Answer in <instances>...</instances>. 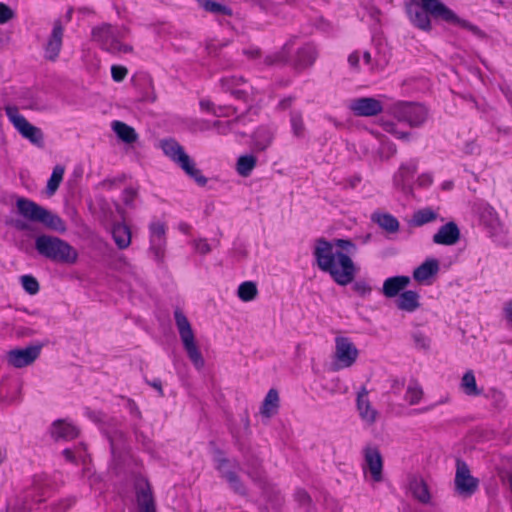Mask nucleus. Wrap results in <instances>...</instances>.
I'll use <instances>...</instances> for the list:
<instances>
[{"label": "nucleus", "instance_id": "obj_1", "mask_svg": "<svg viewBox=\"0 0 512 512\" xmlns=\"http://www.w3.org/2000/svg\"><path fill=\"white\" fill-rule=\"evenodd\" d=\"M356 250V245L350 240L319 239L314 246V256L322 271L329 273L338 285L346 286L353 281L358 271L351 259Z\"/></svg>", "mask_w": 512, "mask_h": 512}, {"label": "nucleus", "instance_id": "obj_2", "mask_svg": "<svg viewBox=\"0 0 512 512\" xmlns=\"http://www.w3.org/2000/svg\"><path fill=\"white\" fill-rule=\"evenodd\" d=\"M408 15L413 25L424 31H429L432 27L430 17L452 25L468 26L465 20L458 17L441 0H420L419 7L408 8Z\"/></svg>", "mask_w": 512, "mask_h": 512}, {"label": "nucleus", "instance_id": "obj_3", "mask_svg": "<svg viewBox=\"0 0 512 512\" xmlns=\"http://www.w3.org/2000/svg\"><path fill=\"white\" fill-rule=\"evenodd\" d=\"M129 30L125 26L101 24L92 29V41L102 50L114 55L127 54L133 48L129 41Z\"/></svg>", "mask_w": 512, "mask_h": 512}, {"label": "nucleus", "instance_id": "obj_4", "mask_svg": "<svg viewBox=\"0 0 512 512\" xmlns=\"http://www.w3.org/2000/svg\"><path fill=\"white\" fill-rule=\"evenodd\" d=\"M35 247L40 255L55 262L75 264L78 259L77 250L68 242L55 236H38Z\"/></svg>", "mask_w": 512, "mask_h": 512}, {"label": "nucleus", "instance_id": "obj_5", "mask_svg": "<svg viewBox=\"0 0 512 512\" xmlns=\"http://www.w3.org/2000/svg\"><path fill=\"white\" fill-rule=\"evenodd\" d=\"M174 319L187 357L197 370H202L205 366V359L200 350L199 343L196 339L195 332L190 321L179 309L175 310Z\"/></svg>", "mask_w": 512, "mask_h": 512}, {"label": "nucleus", "instance_id": "obj_6", "mask_svg": "<svg viewBox=\"0 0 512 512\" xmlns=\"http://www.w3.org/2000/svg\"><path fill=\"white\" fill-rule=\"evenodd\" d=\"M16 208L19 215L31 222L41 223L58 232H63L66 229L63 220L59 216L53 214L32 200L19 197L16 200Z\"/></svg>", "mask_w": 512, "mask_h": 512}, {"label": "nucleus", "instance_id": "obj_7", "mask_svg": "<svg viewBox=\"0 0 512 512\" xmlns=\"http://www.w3.org/2000/svg\"><path fill=\"white\" fill-rule=\"evenodd\" d=\"M160 148L163 153L176 163L190 178L198 185L204 186L207 178L197 168L195 161L185 152L184 148L174 139L160 141Z\"/></svg>", "mask_w": 512, "mask_h": 512}, {"label": "nucleus", "instance_id": "obj_8", "mask_svg": "<svg viewBox=\"0 0 512 512\" xmlns=\"http://www.w3.org/2000/svg\"><path fill=\"white\" fill-rule=\"evenodd\" d=\"M359 357L360 351L349 337H335L331 355V367L334 371L351 368L357 363Z\"/></svg>", "mask_w": 512, "mask_h": 512}, {"label": "nucleus", "instance_id": "obj_9", "mask_svg": "<svg viewBox=\"0 0 512 512\" xmlns=\"http://www.w3.org/2000/svg\"><path fill=\"white\" fill-rule=\"evenodd\" d=\"M5 112L9 121L23 138L38 147L43 146V133L41 129L29 123L16 107L7 106Z\"/></svg>", "mask_w": 512, "mask_h": 512}, {"label": "nucleus", "instance_id": "obj_10", "mask_svg": "<svg viewBox=\"0 0 512 512\" xmlns=\"http://www.w3.org/2000/svg\"><path fill=\"white\" fill-rule=\"evenodd\" d=\"M363 472L366 478L373 483L383 480V457L378 448L368 446L363 451Z\"/></svg>", "mask_w": 512, "mask_h": 512}, {"label": "nucleus", "instance_id": "obj_11", "mask_svg": "<svg viewBox=\"0 0 512 512\" xmlns=\"http://www.w3.org/2000/svg\"><path fill=\"white\" fill-rule=\"evenodd\" d=\"M392 114L400 122H406L410 126H418L427 118L425 107L412 103H397L392 109Z\"/></svg>", "mask_w": 512, "mask_h": 512}, {"label": "nucleus", "instance_id": "obj_12", "mask_svg": "<svg viewBox=\"0 0 512 512\" xmlns=\"http://www.w3.org/2000/svg\"><path fill=\"white\" fill-rule=\"evenodd\" d=\"M454 482L456 493L464 498L473 495L479 484L478 479L471 475L468 466L461 461L457 462Z\"/></svg>", "mask_w": 512, "mask_h": 512}, {"label": "nucleus", "instance_id": "obj_13", "mask_svg": "<svg viewBox=\"0 0 512 512\" xmlns=\"http://www.w3.org/2000/svg\"><path fill=\"white\" fill-rule=\"evenodd\" d=\"M405 490L416 501L428 505L432 502V492L426 480L417 474H409L405 481Z\"/></svg>", "mask_w": 512, "mask_h": 512}, {"label": "nucleus", "instance_id": "obj_14", "mask_svg": "<svg viewBox=\"0 0 512 512\" xmlns=\"http://www.w3.org/2000/svg\"><path fill=\"white\" fill-rule=\"evenodd\" d=\"M356 410L360 420L366 427L373 426L380 418V413L370 401L366 389H362L357 393Z\"/></svg>", "mask_w": 512, "mask_h": 512}, {"label": "nucleus", "instance_id": "obj_15", "mask_svg": "<svg viewBox=\"0 0 512 512\" xmlns=\"http://www.w3.org/2000/svg\"><path fill=\"white\" fill-rule=\"evenodd\" d=\"M150 251L156 260L164 257L166 245V225L160 220L151 222L150 227Z\"/></svg>", "mask_w": 512, "mask_h": 512}, {"label": "nucleus", "instance_id": "obj_16", "mask_svg": "<svg viewBox=\"0 0 512 512\" xmlns=\"http://www.w3.org/2000/svg\"><path fill=\"white\" fill-rule=\"evenodd\" d=\"M348 108L356 116L371 117L380 113L383 109V105L376 98L360 97L350 100Z\"/></svg>", "mask_w": 512, "mask_h": 512}, {"label": "nucleus", "instance_id": "obj_17", "mask_svg": "<svg viewBox=\"0 0 512 512\" xmlns=\"http://www.w3.org/2000/svg\"><path fill=\"white\" fill-rule=\"evenodd\" d=\"M41 346H29L22 349L10 350L7 355V361L10 365L21 368L33 363L39 356Z\"/></svg>", "mask_w": 512, "mask_h": 512}, {"label": "nucleus", "instance_id": "obj_18", "mask_svg": "<svg viewBox=\"0 0 512 512\" xmlns=\"http://www.w3.org/2000/svg\"><path fill=\"white\" fill-rule=\"evenodd\" d=\"M439 270V261L436 258H427L414 269L413 278L421 285H431Z\"/></svg>", "mask_w": 512, "mask_h": 512}, {"label": "nucleus", "instance_id": "obj_19", "mask_svg": "<svg viewBox=\"0 0 512 512\" xmlns=\"http://www.w3.org/2000/svg\"><path fill=\"white\" fill-rule=\"evenodd\" d=\"M348 63L351 68L357 70L367 69L369 71L382 69L385 65L384 62L372 59L370 52L364 49L352 52L348 57Z\"/></svg>", "mask_w": 512, "mask_h": 512}, {"label": "nucleus", "instance_id": "obj_20", "mask_svg": "<svg viewBox=\"0 0 512 512\" xmlns=\"http://www.w3.org/2000/svg\"><path fill=\"white\" fill-rule=\"evenodd\" d=\"M482 223L489 229L493 237H498L507 233L505 225L498 218L495 210L490 206H485L480 214Z\"/></svg>", "mask_w": 512, "mask_h": 512}, {"label": "nucleus", "instance_id": "obj_21", "mask_svg": "<svg viewBox=\"0 0 512 512\" xmlns=\"http://www.w3.org/2000/svg\"><path fill=\"white\" fill-rule=\"evenodd\" d=\"M460 239V230L454 222L441 226L433 235V242L438 245L452 246Z\"/></svg>", "mask_w": 512, "mask_h": 512}, {"label": "nucleus", "instance_id": "obj_22", "mask_svg": "<svg viewBox=\"0 0 512 512\" xmlns=\"http://www.w3.org/2000/svg\"><path fill=\"white\" fill-rule=\"evenodd\" d=\"M411 279L409 276H393L387 278L383 282L382 293L387 298H394L399 296L401 293L405 291V288L410 284Z\"/></svg>", "mask_w": 512, "mask_h": 512}, {"label": "nucleus", "instance_id": "obj_23", "mask_svg": "<svg viewBox=\"0 0 512 512\" xmlns=\"http://www.w3.org/2000/svg\"><path fill=\"white\" fill-rule=\"evenodd\" d=\"M417 170L415 161L407 162L400 166L394 175V184L404 192L410 191L411 180Z\"/></svg>", "mask_w": 512, "mask_h": 512}, {"label": "nucleus", "instance_id": "obj_24", "mask_svg": "<svg viewBox=\"0 0 512 512\" xmlns=\"http://www.w3.org/2000/svg\"><path fill=\"white\" fill-rule=\"evenodd\" d=\"M51 436L57 440H72L78 436V428L69 421L57 420L55 421L50 429Z\"/></svg>", "mask_w": 512, "mask_h": 512}, {"label": "nucleus", "instance_id": "obj_25", "mask_svg": "<svg viewBox=\"0 0 512 512\" xmlns=\"http://www.w3.org/2000/svg\"><path fill=\"white\" fill-rule=\"evenodd\" d=\"M136 492L140 512H155L151 490L145 479L138 480Z\"/></svg>", "mask_w": 512, "mask_h": 512}, {"label": "nucleus", "instance_id": "obj_26", "mask_svg": "<svg viewBox=\"0 0 512 512\" xmlns=\"http://www.w3.org/2000/svg\"><path fill=\"white\" fill-rule=\"evenodd\" d=\"M62 37L63 27L59 22H56L45 47V55L47 58L54 60L58 56L62 46Z\"/></svg>", "mask_w": 512, "mask_h": 512}, {"label": "nucleus", "instance_id": "obj_27", "mask_svg": "<svg viewBox=\"0 0 512 512\" xmlns=\"http://www.w3.org/2000/svg\"><path fill=\"white\" fill-rule=\"evenodd\" d=\"M398 309L412 313L420 307V295L413 290L403 291L396 300Z\"/></svg>", "mask_w": 512, "mask_h": 512}, {"label": "nucleus", "instance_id": "obj_28", "mask_svg": "<svg viewBox=\"0 0 512 512\" xmlns=\"http://www.w3.org/2000/svg\"><path fill=\"white\" fill-rule=\"evenodd\" d=\"M111 128L119 140L126 144H132L137 141L138 135L135 129L122 121L115 120L111 123Z\"/></svg>", "mask_w": 512, "mask_h": 512}, {"label": "nucleus", "instance_id": "obj_29", "mask_svg": "<svg viewBox=\"0 0 512 512\" xmlns=\"http://www.w3.org/2000/svg\"><path fill=\"white\" fill-rule=\"evenodd\" d=\"M223 87L238 98L248 95V86L241 77L232 76L222 80Z\"/></svg>", "mask_w": 512, "mask_h": 512}, {"label": "nucleus", "instance_id": "obj_30", "mask_svg": "<svg viewBox=\"0 0 512 512\" xmlns=\"http://www.w3.org/2000/svg\"><path fill=\"white\" fill-rule=\"evenodd\" d=\"M113 239L120 249L127 248L131 243V231L125 224H115L111 230Z\"/></svg>", "mask_w": 512, "mask_h": 512}, {"label": "nucleus", "instance_id": "obj_31", "mask_svg": "<svg viewBox=\"0 0 512 512\" xmlns=\"http://www.w3.org/2000/svg\"><path fill=\"white\" fill-rule=\"evenodd\" d=\"M279 407V395L275 389H270L264 398L261 406V414L265 417H271L277 413Z\"/></svg>", "mask_w": 512, "mask_h": 512}, {"label": "nucleus", "instance_id": "obj_32", "mask_svg": "<svg viewBox=\"0 0 512 512\" xmlns=\"http://www.w3.org/2000/svg\"><path fill=\"white\" fill-rule=\"evenodd\" d=\"M274 137V132L272 129L267 127L259 128L253 137V145L257 150L266 149L272 142Z\"/></svg>", "mask_w": 512, "mask_h": 512}, {"label": "nucleus", "instance_id": "obj_33", "mask_svg": "<svg viewBox=\"0 0 512 512\" xmlns=\"http://www.w3.org/2000/svg\"><path fill=\"white\" fill-rule=\"evenodd\" d=\"M235 464L227 459H219L217 464V469L221 473L223 477L230 483V485L234 489H238L237 487V476L234 471Z\"/></svg>", "mask_w": 512, "mask_h": 512}, {"label": "nucleus", "instance_id": "obj_34", "mask_svg": "<svg viewBox=\"0 0 512 512\" xmlns=\"http://www.w3.org/2000/svg\"><path fill=\"white\" fill-rule=\"evenodd\" d=\"M460 387L468 396H478L482 393L481 389L477 386L475 375L471 370L465 372L462 376Z\"/></svg>", "mask_w": 512, "mask_h": 512}, {"label": "nucleus", "instance_id": "obj_35", "mask_svg": "<svg viewBox=\"0 0 512 512\" xmlns=\"http://www.w3.org/2000/svg\"><path fill=\"white\" fill-rule=\"evenodd\" d=\"M316 56V48L311 44H307L301 50L298 51L295 64L300 68L310 66L316 59Z\"/></svg>", "mask_w": 512, "mask_h": 512}, {"label": "nucleus", "instance_id": "obj_36", "mask_svg": "<svg viewBox=\"0 0 512 512\" xmlns=\"http://www.w3.org/2000/svg\"><path fill=\"white\" fill-rule=\"evenodd\" d=\"M437 212L432 210L431 208H423L416 211L411 219V224L413 226H422L424 224L430 223L437 219Z\"/></svg>", "mask_w": 512, "mask_h": 512}, {"label": "nucleus", "instance_id": "obj_37", "mask_svg": "<svg viewBox=\"0 0 512 512\" xmlns=\"http://www.w3.org/2000/svg\"><path fill=\"white\" fill-rule=\"evenodd\" d=\"M256 162V157L251 154L240 156L236 166L238 174L243 177L249 176L252 170L255 168Z\"/></svg>", "mask_w": 512, "mask_h": 512}, {"label": "nucleus", "instance_id": "obj_38", "mask_svg": "<svg viewBox=\"0 0 512 512\" xmlns=\"http://www.w3.org/2000/svg\"><path fill=\"white\" fill-rule=\"evenodd\" d=\"M64 168L60 165L54 167L52 174L47 182L46 193L48 196H52L57 191L60 183L63 180Z\"/></svg>", "mask_w": 512, "mask_h": 512}, {"label": "nucleus", "instance_id": "obj_39", "mask_svg": "<svg viewBox=\"0 0 512 512\" xmlns=\"http://www.w3.org/2000/svg\"><path fill=\"white\" fill-rule=\"evenodd\" d=\"M258 294L257 286L252 281H245L241 283L237 290V296L243 302H249L256 298Z\"/></svg>", "mask_w": 512, "mask_h": 512}, {"label": "nucleus", "instance_id": "obj_40", "mask_svg": "<svg viewBox=\"0 0 512 512\" xmlns=\"http://www.w3.org/2000/svg\"><path fill=\"white\" fill-rule=\"evenodd\" d=\"M63 455L66 460L75 463H82L86 465L88 463V454L86 453V448L84 446H79L75 449H65L63 451Z\"/></svg>", "mask_w": 512, "mask_h": 512}, {"label": "nucleus", "instance_id": "obj_41", "mask_svg": "<svg viewBox=\"0 0 512 512\" xmlns=\"http://www.w3.org/2000/svg\"><path fill=\"white\" fill-rule=\"evenodd\" d=\"M373 220L379 224L380 227L389 231L395 232L398 230L399 223L396 218L390 214H375Z\"/></svg>", "mask_w": 512, "mask_h": 512}, {"label": "nucleus", "instance_id": "obj_42", "mask_svg": "<svg viewBox=\"0 0 512 512\" xmlns=\"http://www.w3.org/2000/svg\"><path fill=\"white\" fill-rule=\"evenodd\" d=\"M423 396L422 388L417 383H410L405 393V400L410 405H416L420 403Z\"/></svg>", "mask_w": 512, "mask_h": 512}, {"label": "nucleus", "instance_id": "obj_43", "mask_svg": "<svg viewBox=\"0 0 512 512\" xmlns=\"http://www.w3.org/2000/svg\"><path fill=\"white\" fill-rule=\"evenodd\" d=\"M199 5L214 14H230L229 8L212 0H199Z\"/></svg>", "mask_w": 512, "mask_h": 512}, {"label": "nucleus", "instance_id": "obj_44", "mask_svg": "<svg viewBox=\"0 0 512 512\" xmlns=\"http://www.w3.org/2000/svg\"><path fill=\"white\" fill-rule=\"evenodd\" d=\"M200 107L203 111H206V112H210L218 117H222V116H229L231 114L232 111V108L230 107H226V108H222V107H218L216 108L212 102H210L209 100H202L200 102Z\"/></svg>", "mask_w": 512, "mask_h": 512}, {"label": "nucleus", "instance_id": "obj_45", "mask_svg": "<svg viewBox=\"0 0 512 512\" xmlns=\"http://www.w3.org/2000/svg\"><path fill=\"white\" fill-rule=\"evenodd\" d=\"M21 284H22V287L24 288V290L31 295L36 294L39 290V284H38L37 280L30 275L22 276Z\"/></svg>", "mask_w": 512, "mask_h": 512}, {"label": "nucleus", "instance_id": "obj_46", "mask_svg": "<svg viewBox=\"0 0 512 512\" xmlns=\"http://www.w3.org/2000/svg\"><path fill=\"white\" fill-rule=\"evenodd\" d=\"M328 390L332 394H345L348 391V386L341 378L334 377L329 382Z\"/></svg>", "mask_w": 512, "mask_h": 512}, {"label": "nucleus", "instance_id": "obj_47", "mask_svg": "<svg viewBox=\"0 0 512 512\" xmlns=\"http://www.w3.org/2000/svg\"><path fill=\"white\" fill-rule=\"evenodd\" d=\"M292 132L296 137H302L304 134V124L301 115L295 113L291 116Z\"/></svg>", "mask_w": 512, "mask_h": 512}, {"label": "nucleus", "instance_id": "obj_48", "mask_svg": "<svg viewBox=\"0 0 512 512\" xmlns=\"http://www.w3.org/2000/svg\"><path fill=\"white\" fill-rule=\"evenodd\" d=\"M128 70L126 67L121 65H113L111 67V75L114 81L121 82L127 76Z\"/></svg>", "mask_w": 512, "mask_h": 512}, {"label": "nucleus", "instance_id": "obj_49", "mask_svg": "<svg viewBox=\"0 0 512 512\" xmlns=\"http://www.w3.org/2000/svg\"><path fill=\"white\" fill-rule=\"evenodd\" d=\"M290 52V46L286 45L283 49V52L280 55L275 56H267L266 62L268 64H273L277 62H284L288 59V53Z\"/></svg>", "mask_w": 512, "mask_h": 512}, {"label": "nucleus", "instance_id": "obj_50", "mask_svg": "<svg viewBox=\"0 0 512 512\" xmlns=\"http://www.w3.org/2000/svg\"><path fill=\"white\" fill-rule=\"evenodd\" d=\"M383 129H384L386 132H388V133H390V134L394 135L395 137H397V138H399V139H404V138H406V136H407V134H406V133H404V132H402V131L397 130V129H396V126H395V124H394V123H391V122H384V123H383Z\"/></svg>", "mask_w": 512, "mask_h": 512}, {"label": "nucleus", "instance_id": "obj_51", "mask_svg": "<svg viewBox=\"0 0 512 512\" xmlns=\"http://www.w3.org/2000/svg\"><path fill=\"white\" fill-rule=\"evenodd\" d=\"M194 248L200 254H207L211 251V247L205 239L195 240Z\"/></svg>", "mask_w": 512, "mask_h": 512}, {"label": "nucleus", "instance_id": "obj_52", "mask_svg": "<svg viewBox=\"0 0 512 512\" xmlns=\"http://www.w3.org/2000/svg\"><path fill=\"white\" fill-rule=\"evenodd\" d=\"M11 17V9L7 5L0 3V24L6 23Z\"/></svg>", "mask_w": 512, "mask_h": 512}, {"label": "nucleus", "instance_id": "obj_53", "mask_svg": "<svg viewBox=\"0 0 512 512\" xmlns=\"http://www.w3.org/2000/svg\"><path fill=\"white\" fill-rule=\"evenodd\" d=\"M395 146L391 143H384L380 149V153L383 157H390L395 153Z\"/></svg>", "mask_w": 512, "mask_h": 512}, {"label": "nucleus", "instance_id": "obj_54", "mask_svg": "<svg viewBox=\"0 0 512 512\" xmlns=\"http://www.w3.org/2000/svg\"><path fill=\"white\" fill-rule=\"evenodd\" d=\"M214 127L217 129L218 133L225 134L230 130V122L216 121Z\"/></svg>", "mask_w": 512, "mask_h": 512}, {"label": "nucleus", "instance_id": "obj_55", "mask_svg": "<svg viewBox=\"0 0 512 512\" xmlns=\"http://www.w3.org/2000/svg\"><path fill=\"white\" fill-rule=\"evenodd\" d=\"M503 311L505 318L512 323V302L506 303Z\"/></svg>", "mask_w": 512, "mask_h": 512}, {"label": "nucleus", "instance_id": "obj_56", "mask_svg": "<svg viewBox=\"0 0 512 512\" xmlns=\"http://www.w3.org/2000/svg\"><path fill=\"white\" fill-rule=\"evenodd\" d=\"M418 182H419V185L421 186H426V185H430L431 182H432V178L430 175L428 174H425V175H421L419 178H418Z\"/></svg>", "mask_w": 512, "mask_h": 512}, {"label": "nucleus", "instance_id": "obj_57", "mask_svg": "<svg viewBox=\"0 0 512 512\" xmlns=\"http://www.w3.org/2000/svg\"><path fill=\"white\" fill-rule=\"evenodd\" d=\"M296 496L301 504H305L309 501V496L305 491H298Z\"/></svg>", "mask_w": 512, "mask_h": 512}, {"label": "nucleus", "instance_id": "obj_58", "mask_svg": "<svg viewBox=\"0 0 512 512\" xmlns=\"http://www.w3.org/2000/svg\"><path fill=\"white\" fill-rule=\"evenodd\" d=\"M75 500L73 498H69L65 500V505L62 507L57 508V512L65 511L67 508H69L71 505H73Z\"/></svg>", "mask_w": 512, "mask_h": 512}, {"label": "nucleus", "instance_id": "obj_59", "mask_svg": "<svg viewBox=\"0 0 512 512\" xmlns=\"http://www.w3.org/2000/svg\"><path fill=\"white\" fill-rule=\"evenodd\" d=\"M14 226L17 228V229H20V230H25L28 228V225L24 222V221H21V220H17L14 222Z\"/></svg>", "mask_w": 512, "mask_h": 512}, {"label": "nucleus", "instance_id": "obj_60", "mask_svg": "<svg viewBox=\"0 0 512 512\" xmlns=\"http://www.w3.org/2000/svg\"><path fill=\"white\" fill-rule=\"evenodd\" d=\"M178 229L182 232V233H189L190 231V226L187 224V223H180L178 225Z\"/></svg>", "mask_w": 512, "mask_h": 512}, {"label": "nucleus", "instance_id": "obj_61", "mask_svg": "<svg viewBox=\"0 0 512 512\" xmlns=\"http://www.w3.org/2000/svg\"><path fill=\"white\" fill-rule=\"evenodd\" d=\"M153 386L158 389L160 392L162 391L161 385L159 383H154Z\"/></svg>", "mask_w": 512, "mask_h": 512}, {"label": "nucleus", "instance_id": "obj_62", "mask_svg": "<svg viewBox=\"0 0 512 512\" xmlns=\"http://www.w3.org/2000/svg\"><path fill=\"white\" fill-rule=\"evenodd\" d=\"M249 474L251 475V478H253V479H255V480H257V479H258V478H257V476L252 475L250 472H249Z\"/></svg>", "mask_w": 512, "mask_h": 512}]
</instances>
